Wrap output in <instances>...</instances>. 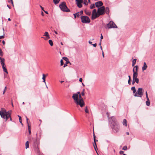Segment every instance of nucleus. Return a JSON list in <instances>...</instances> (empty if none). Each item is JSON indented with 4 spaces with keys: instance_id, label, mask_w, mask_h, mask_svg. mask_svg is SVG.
<instances>
[{
    "instance_id": "f257e3e1",
    "label": "nucleus",
    "mask_w": 155,
    "mask_h": 155,
    "mask_svg": "<svg viewBox=\"0 0 155 155\" xmlns=\"http://www.w3.org/2000/svg\"><path fill=\"white\" fill-rule=\"evenodd\" d=\"M107 114L109 122L110 123V126L114 132L115 133L118 132L120 130V126L115 117H109V116L108 115V113Z\"/></svg>"
},
{
    "instance_id": "f03ea898",
    "label": "nucleus",
    "mask_w": 155,
    "mask_h": 155,
    "mask_svg": "<svg viewBox=\"0 0 155 155\" xmlns=\"http://www.w3.org/2000/svg\"><path fill=\"white\" fill-rule=\"evenodd\" d=\"M105 7L104 6H101L97 9V12L96 9H94L92 12L91 19L94 20L98 18L100 15H104V14Z\"/></svg>"
},
{
    "instance_id": "7ed1b4c3",
    "label": "nucleus",
    "mask_w": 155,
    "mask_h": 155,
    "mask_svg": "<svg viewBox=\"0 0 155 155\" xmlns=\"http://www.w3.org/2000/svg\"><path fill=\"white\" fill-rule=\"evenodd\" d=\"M59 7L63 12H70V10L67 7L66 3L63 2L59 5Z\"/></svg>"
},
{
    "instance_id": "20e7f679",
    "label": "nucleus",
    "mask_w": 155,
    "mask_h": 155,
    "mask_svg": "<svg viewBox=\"0 0 155 155\" xmlns=\"http://www.w3.org/2000/svg\"><path fill=\"white\" fill-rule=\"evenodd\" d=\"M143 94V90L142 88H139L134 95L135 97H141Z\"/></svg>"
},
{
    "instance_id": "39448f33",
    "label": "nucleus",
    "mask_w": 155,
    "mask_h": 155,
    "mask_svg": "<svg viewBox=\"0 0 155 155\" xmlns=\"http://www.w3.org/2000/svg\"><path fill=\"white\" fill-rule=\"evenodd\" d=\"M81 22L83 23L87 24L90 22V19L87 16H81Z\"/></svg>"
},
{
    "instance_id": "423d86ee",
    "label": "nucleus",
    "mask_w": 155,
    "mask_h": 155,
    "mask_svg": "<svg viewBox=\"0 0 155 155\" xmlns=\"http://www.w3.org/2000/svg\"><path fill=\"white\" fill-rule=\"evenodd\" d=\"M107 26L108 28H117V27L114 23L113 21H110L107 25Z\"/></svg>"
},
{
    "instance_id": "0eeeda50",
    "label": "nucleus",
    "mask_w": 155,
    "mask_h": 155,
    "mask_svg": "<svg viewBox=\"0 0 155 155\" xmlns=\"http://www.w3.org/2000/svg\"><path fill=\"white\" fill-rule=\"evenodd\" d=\"M38 147L39 146L35 147L34 150L35 152L38 155H44L43 153L40 152L39 149Z\"/></svg>"
},
{
    "instance_id": "6e6552de",
    "label": "nucleus",
    "mask_w": 155,
    "mask_h": 155,
    "mask_svg": "<svg viewBox=\"0 0 155 155\" xmlns=\"http://www.w3.org/2000/svg\"><path fill=\"white\" fill-rule=\"evenodd\" d=\"M75 103L77 105H79L81 107H82L84 106L85 105V104L84 101V100H83V101H82L81 100H78V101H77Z\"/></svg>"
},
{
    "instance_id": "1a4fd4ad",
    "label": "nucleus",
    "mask_w": 155,
    "mask_h": 155,
    "mask_svg": "<svg viewBox=\"0 0 155 155\" xmlns=\"http://www.w3.org/2000/svg\"><path fill=\"white\" fill-rule=\"evenodd\" d=\"M75 1L77 6L79 8H81L82 7L81 4L83 3V0H75Z\"/></svg>"
},
{
    "instance_id": "9d476101",
    "label": "nucleus",
    "mask_w": 155,
    "mask_h": 155,
    "mask_svg": "<svg viewBox=\"0 0 155 155\" xmlns=\"http://www.w3.org/2000/svg\"><path fill=\"white\" fill-rule=\"evenodd\" d=\"M4 108H2V110H3V111H2L0 110V115L2 118L5 119V118L6 117V115L5 113L4 112Z\"/></svg>"
},
{
    "instance_id": "9b49d317",
    "label": "nucleus",
    "mask_w": 155,
    "mask_h": 155,
    "mask_svg": "<svg viewBox=\"0 0 155 155\" xmlns=\"http://www.w3.org/2000/svg\"><path fill=\"white\" fill-rule=\"evenodd\" d=\"M40 139V138L38 139V138H37L34 141V144L35 147L36 146H39V140Z\"/></svg>"
},
{
    "instance_id": "f8f14e48",
    "label": "nucleus",
    "mask_w": 155,
    "mask_h": 155,
    "mask_svg": "<svg viewBox=\"0 0 155 155\" xmlns=\"http://www.w3.org/2000/svg\"><path fill=\"white\" fill-rule=\"evenodd\" d=\"M72 98L74 101L75 103L78 101L79 96L76 94H74L72 96Z\"/></svg>"
},
{
    "instance_id": "ddd939ff",
    "label": "nucleus",
    "mask_w": 155,
    "mask_h": 155,
    "mask_svg": "<svg viewBox=\"0 0 155 155\" xmlns=\"http://www.w3.org/2000/svg\"><path fill=\"white\" fill-rule=\"evenodd\" d=\"M95 6L97 7H99L100 6H102L103 3L101 1H98L96 2L95 3Z\"/></svg>"
},
{
    "instance_id": "4468645a",
    "label": "nucleus",
    "mask_w": 155,
    "mask_h": 155,
    "mask_svg": "<svg viewBox=\"0 0 155 155\" xmlns=\"http://www.w3.org/2000/svg\"><path fill=\"white\" fill-rule=\"evenodd\" d=\"M147 67V66L145 62H144L143 63V66L142 68V70L143 71H144L146 70Z\"/></svg>"
},
{
    "instance_id": "2eb2a0df",
    "label": "nucleus",
    "mask_w": 155,
    "mask_h": 155,
    "mask_svg": "<svg viewBox=\"0 0 155 155\" xmlns=\"http://www.w3.org/2000/svg\"><path fill=\"white\" fill-rule=\"evenodd\" d=\"M94 144L93 143V145L94 146V148L95 149V150L97 151L96 148H97V145H96V141H97V140H96L95 138H94Z\"/></svg>"
},
{
    "instance_id": "dca6fc26",
    "label": "nucleus",
    "mask_w": 155,
    "mask_h": 155,
    "mask_svg": "<svg viewBox=\"0 0 155 155\" xmlns=\"http://www.w3.org/2000/svg\"><path fill=\"white\" fill-rule=\"evenodd\" d=\"M105 12L107 14L109 13V10L108 7H107L106 8H105L104 13Z\"/></svg>"
},
{
    "instance_id": "f3484780",
    "label": "nucleus",
    "mask_w": 155,
    "mask_h": 155,
    "mask_svg": "<svg viewBox=\"0 0 155 155\" xmlns=\"http://www.w3.org/2000/svg\"><path fill=\"white\" fill-rule=\"evenodd\" d=\"M44 36H46L48 39L49 38H50L48 32L47 31L45 32Z\"/></svg>"
},
{
    "instance_id": "a211bd4d",
    "label": "nucleus",
    "mask_w": 155,
    "mask_h": 155,
    "mask_svg": "<svg viewBox=\"0 0 155 155\" xmlns=\"http://www.w3.org/2000/svg\"><path fill=\"white\" fill-rule=\"evenodd\" d=\"M2 68L3 71L6 72L7 74L8 73V71L7 69L6 68L5 65H3V66H2Z\"/></svg>"
},
{
    "instance_id": "6ab92c4d",
    "label": "nucleus",
    "mask_w": 155,
    "mask_h": 155,
    "mask_svg": "<svg viewBox=\"0 0 155 155\" xmlns=\"http://www.w3.org/2000/svg\"><path fill=\"white\" fill-rule=\"evenodd\" d=\"M86 14L87 15L90 16L91 14V12L90 11H88L86 10L84 11Z\"/></svg>"
},
{
    "instance_id": "aec40b11",
    "label": "nucleus",
    "mask_w": 155,
    "mask_h": 155,
    "mask_svg": "<svg viewBox=\"0 0 155 155\" xmlns=\"http://www.w3.org/2000/svg\"><path fill=\"white\" fill-rule=\"evenodd\" d=\"M137 76L138 73L137 71H136L133 73V78H137Z\"/></svg>"
},
{
    "instance_id": "412c9836",
    "label": "nucleus",
    "mask_w": 155,
    "mask_h": 155,
    "mask_svg": "<svg viewBox=\"0 0 155 155\" xmlns=\"http://www.w3.org/2000/svg\"><path fill=\"white\" fill-rule=\"evenodd\" d=\"M123 125H124L126 126H127V121L126 119H124L123 120Z\"/></svg>"
},
{
    "instance_id": "4be33fe9",
    "label": "nucleus",
    "mask_w": 155,
    "mask_h": 155,
    "mask_svg": "<svg viewBox=\"0 0 155 155\" xmlns=\"http://www.w3.org/2000/svg\"><path fill=\"white\" fill-rule=\"evenodd\" d=\"M1 64L2 65V66H3V65H5V59L4 58H3L2 60H1Z\"/></svg>"
},
{
    "instance_id": "5701e85b",
    "label": "nucleus",
    "mask_w": 155,
    "mask_h": 155,
    "mask_svg": "<svg viewBox=\"0 0 155 155\" xmlns=\"http://www.w3.org/2000/svg\"><path fill=\"white\" fill-rule=\"evenodd\" d=\"M131 89L132 91H133V93H136V89L135 88V87H131Z\"/></svg>"
},
{
    "instance_id": "b1692460",
    "label": "nucleus",
    "mask_w": 155,
    "mask_h": 155,
    "mask_svg": "<svg viewBox=\"0 0 155 155\" xmlns=\"http://www.w3.org/2000/svg\"><path fill=\"white\" fill-rule=\"evenodd\" d=\"M133 79L134 80V81L137 83L138 84L139 83V80L138 78H133Z\"/></svg>"
},
{
    "instance_id": "393cba45",
    "label": "nucleus",
    "mask_w": 155,
    "mask_h": 155,
    "mask_svg": "<svg viewBox=\"0 0 155 155\" xmlns=\"http://www.w3.org/2000/svg\"><path fill=\"white\" fill-rule=\"evenodd\" d=\"M4 112L5 113L6 115H8L9 114L10 115V116L11 115V113L9 111H8V112H7L6 110L5 109H4Z\"/></svg>"
},
{
    "instance_id": "a878e982",
    "label": "nucleus",
    "mask_w": 155,
    "mask_h": 155,
    "mask_svg": "<svg viewBox=\"0 0 155 155\" xmlns=\"http://www.w3.org/2000/svg\"><path fill=\"white\" fill-rule=\"evenodd\" d=\"M45 74H43V77L42 78V79L43 80V82L45 83L46 84V82H45Z\"/></svg>"
},
{
    "instance_id": "bb28decb",
    "label": "nucleus",
    "mask_w": 155,
    "mask_h": 155,
    "mask_svg": "<svg viewBox=\"0 0 155 155\" xmlns=\"http://www.w3.org/2000/svg\"><path fill=\"white\" fill-rule=\"evenodd\" d=\"M136 59H134L132 61V66H134L136 63Z\"/></svg>"
},
{
    "instance_id": "cd10ccee",
    "label": "nucleus",
    "mask_w": 155,
    "mask_h": 155,
    "mask_svg": "<svg viewBox=\"0 0 155 155\" xmlns=\"http://www.w3.org/2000/svg\"><path fill=\"white\" fill-rule=\"evenodd\" d=\"M147 101L146 102V104L147 106H149L150 105V102L149 98L147 99Z\"/></svg>"
},
{
    "instance_id": "c85d7f7f",
    "label": "nucleus",
    "mask_w": 155,
    "mask_h": 155,
    "mask_svg": "<svg viewBox=\"0 0 155 155\" xmlns=\"http://www.w3.org/2000/svg\"><path fill=\"white\" fill-rule=\"evenodd\" d=\"M60 0H53L54 3L56 5L58 4Z\"/></svg>"
},
{
    "instance_id": "c756f323",
    "label": "nucleus",
    "mask_w": 155,
    "mask_h": 155,
    "mask_svg": "<svg viewBox=\"0 0 155 155\" xmlns=\"http://www.w3.org/2000/svg\"><path fill=\"white\" fill-rule=\"evenodd\" d=\"M25 148L26 149L29 147V142L28 141H27L25 143Z\"/></svg>"
},
{
    "instance_id": "7c9ffc66",
    "label": "nucleus",
    "mask_w": 155,
    "mask_h": 155,
    "mask_svg": "<svg viewBox=\"0 0 155 155\" xmlns=\"http://www.w3.org/2000/svg\"><path fill=\"white\" fill-rule=\"evenodd\" d=\"M18 116L19 117V122L22 125H23V124L22 123L21 117L20 116H19V115H18Z\"/></svg>"
},
{
    "instance_id": "2f4dec72",
    "label": "nucleus",
    "mask_w": 155,
    "mask_h": 155,
    "mask_svg": "<svg viewBox=\"0 0 155 155\" xmlns=\"http://www.w3.org/2000/svg\"><path fill=\"white\" fill-rule=\"evenodd\" d=\"M49 43L51 46L53 45V41L51 40H49L48 41Z\"/></svg>"
},
{
    "instance_id": "473e14b6",
    "label": "nucleus",
    "mask_w": 155,
    "mask_h": 155,
    "mask_svg": "<svg viewBox=\"0 0 155 155\" xmlns=\"http://www.w3.org/2000/svg\"><path fill=\"white\" fill-rule=\"evenodd\" d=\"M28 128L29 134H31V126L29 125H28Z\"/></svg>"
},
{
    "instance_id": "72a5a7b5",
    "label": "nucleus",
    "mask_w": 155,
    "mask_h": 155,
    "mask_svg": "<svg viewBox=\"0 0 155 155\" xmlns=\"http://www.w3.org/2000/svg\"><path fill=\"white\" fill-rule=\"evenodd\" d=\"M8 1L9 3H11L13 6H14L13 0H8Z\"/></svg>"
},
{
    "instance_id": "f704fd0d",
    "label": "nucleus",
    "mask_w": 155,
    "mask_h": 155,
    "mask_svg": "<svg viewBox=\"0 0 155 155\" xmlns=\"http://www.w3.org/2000/svg\"><path fill=\"white\" fill-rule=\"evenodd\" d=\"M95 5H94V4H92L90 6V8L91 9H93V8H95Z\"/></svg>"
},
{
    "instance_id": "c9c22d12",
    "label": "nucleus",
    "mask_w": 155,
    "mask_h": 155,
    "mask_svg": "<svg viewBox=\"0 0 155 155\" xmlns=\"http://www.w3.org/2000/svg\"><path fill=\"white\" fill-rule=\"evenodd\" d=\"M78 96H79V100H81L82 101H83V100H84L81 96V94H80V95H78Z\"/></svg>"
},
{
    "instance_id": "e433bc0d",
    "label": "nucleus",
    "mask_w": 155,
    "mask_h": 155,
    "mask_svg": "<svg viewBox=\"0 0 155 155\" xmlns=\"http://www.w3.org/2000/svg\"><path fill=\"white\" fill-rule=\"evenodd\" d=\"M5 118V121H7L9 117H10L11 116L9 114L8 115H6Z\"/></svg>"
},
{
    "instance_id": "4c0bfd02",
    "label": "nucleus",
    "mask_w": 155,
    "mask_h": 155,
    "mask_svg": "<svg viewBox=\"0 0 155 155\" xmlns=\"http://www.w3.org/2000/svg\"><path fill=\"white\" fill-rule=\"evenodd\" d=\"M84 4L85 5H88V2L87 0H84L83 1Z\"/></svg>"
},
{
    "instance_id": "58836bf2",
    "label": "nucleus",
    "mask_w": 155,
    "mask_h": 155,
    "mask_svg": "<svg viewBox=\"0 0 155 155\" xmlns=\"http://www.w3.org/2000/svg\"><path fill=\"white\" fill-rule=\"evenodd\" d=\"M3 55V53L2 50L0 48V55L1 56Z\"/></svg>"
},
{
    "instance_id": "ea45409f",
    "label": "nucleus",
    "mask_w": 155,
    "mask_h": 155,
    "mask_svg": "<svg viewBox=\"0 0 155 155\" xmlns=\"http://www.w3.org/2000/svg\"><path fill=\"white\" fill-rule=\"evenodd\" d=\"M85 112L87 113H89V111L88 110V109L87 108V107L86 106V108L85 110Z\"/></svg>"
},
{
    "instance_id": "a19ab883",
    "label": "nucleus",
    "mask_w": 155,
    "mask_h": 155,
    "mask_svg": "<svg viewBox=\"0 0 155 155\" xmlns=\"http://www.w3.org/2000/svg\"><path fill=\"white\" fill-rule=\"evenodd\" d=\"M127 149V146H124L123 147L122 149L124 150H126Z\"/></svg>"
},
{
    "instance_id": "79ce46f5",
    "label": "nucleus",
    "mask_w": 155,
    "mask_h": 155,
    "mask_svg": "<svg viewBox=\"0 0 155 155\" xmlns=\"http://www.w3.org/2000/svg\"><path fill=\"white\" fill-rule=\"evenodd\" d=\"M75 15H76L77 16V17H79L80 15H81L80 14V13H79L78 12H77L75 14Z\"/></svg>"
},
{
    "instance_id": "37998d69",
    "label": "nucleus",
    "mask_w": 155,
    "mask_h": 155,
    "mask_svg": "<svg viewBox=\"0 0 155 155\" xmlns=\"http://www.w3.org/2000/svg\"><path fill=\"white\" fill-rule=\"evenodd\" d=\"M60 62H61V65L62 66L64 64V62H63V61L62 59H61V60Z\"/></svg>"
},
{
    "instance_id": "c03bdc74",
    "label": "nucleus",
    "mask_w": 155,
    "mask_h": 155,
    "mask_svg": "<svg viewBox=\"0 0 155 155\" xmlns=\"http://www.w3.org/2000/svg\"><path fill=\"white\" fill-rule=\"evenodd\" d=\"M134 68H135V69H136V71L137 72V70H138V66L137 65H136V66H135V67Z\"/></svg>"
},
{
    "instance_id": "a18cd8bd",
    "label": "nucleus",
    "mask_w": 155,
    "mask_h": 155,
    "mask_svg": "<svg viewBox=\"0 0 155 155\" xmlns=\"http://www.w3.org/2000/svg\"><path fill=\"white\" fill-rule=\"evenodd\" d=\"M84 89H83V91L81 93V94L82 96H84Z\"/></svg>"
},
{
    "instance_id": "49530a36",
    "label": "nucleus",
    "mask_w": 155,
    "mask_h": 155,
    "mask_svg": "<svg viewBox=\"0 0 155 155\" xmlns=\"http://www.w3.org/2000/svg\"><path fill=\"white\" fill-rule=\"evenodd\" d=\"M26 118L27 124L28 125H28H29V124L28 122V119L26 117Z\"/></svg>"
},
{
    "instance_id": "de8ad7c7",
    "label": "nucleus",
    "mask_w": 155,
    "mask_h": 155,
    "mask_svg": "<svg viewBox=\"0 0 155 155\" xmlns=\"http://www.w3.org/2000/svg\"><path fill=\"white\" fill-rule=\"evenodd\" d=\"M64 60H65L66 61L68 60V59L67 57H64L63 58Z\"/></svg>"
},
{
    "instance_id": "09e8293b",
    "label": "nucleus",
    "mask_w": 155,
    "mask_h": 155,
    "mask_svg": "<svg viewBox=\"0 0 155 155\" xmlns=\"http://www.w3.org/2000/svg\"><path fill=\"white\" fill-rule=\"evenodd\" d=\"M146 96L147 98V99H148L149 98L148 96V94L147 91L146 92Z\"/></svg>"
},
{
    "instance_id": "8fccbe9b",
    "label": "nucleus",
    "mask_w": 155,
    "mask_h": 155,
    "mask_svg": "<svg viewBox=\"0 0 155 155\" xmlns=\"http://www.w3.org/2000/svg\"><path fill=\"white\" fill-rule=\"evenodd\" d=\"M5 37V35H3L0 36V39H1L2 38H4Z\"/></svg>"
},
{
    "instance_id": "3c124183",
    "label": "nucleus",
    "mask_w": 155,
    "mask_h": 155,
    "mask_svg": "<svg viewBox=\"0 0 155 155\" xmlns=\"http://www.w3.org/2000/svg\"><path fill=\"white\" fill-rule=\"evenodd\" d=\"M124 151L121 150L120 151L119 153L121 154H123H123H124Z\"/></svg>"
},
{
    "instance_id": "603ef678",
    "label": "nucleus",
    "mask_w": 155,
    "mask_h": 155,
    "mask_svg": "<svg viewBox=\"0 0 155 155\" xmlns=\"http://www.w3.org/2000/svg\"><path fill=\"white\" fill-rule=\"evenodd\" d=\"M131 80L129 79L128 81V83L129 85H130L131 84Z\"/></svg>"
},
{
    "instance_id": "864d4df0",
    "label": "nucleus",
    "mask_w": 155,
    "mask_h": 155,
    "mask_svg": "<svg viewBox=\"0 0 155 155\" xmlns=\"http://www.w3.org/2000/svg\"><path fill=\"white\" fill-rule=\"evenodd\" d=\"M83 81V79L82 78H80L79 79V81L80 82H82Z\"/></svg>"
},
{
    "instance_id": "5fc2aeb1",
    "label": "nucleus",
    "mask_w": 155,
    "mask_h": 155,
    "mask_svg": "<svg viewBox=\"0 0 155 155\" xmlns=\"http://www.w3.org/2000/svg\"><path fill=\"white\" fill-rule=\"evenodd\" d=\"M78 12L80 13V15H81V14H82L83 13V11H81L79 12Z\"/></svg>"
},
{
    "instance_id": "6e6d98bb",
    "label": "nucleus",
    "mask_w": 155,
    "mask_h": 155,
    "mask_svg": "<svg viewBox=\"0 0 155 155\" xmlns=\"http://www.w3.org/2000/svg\"><path fill=\"white\" fill-rule=\"evenodd\" d=\"M92 45L94 47H96V46H97V44H96V43H95L94 44H92Z\"/></svg>"
},
{
    "instance_id": "4d7b16f0",
    "label": "nucleus",
    "mask_w": 155,
    "mask_h": 155,
    "mask_svg": "<svg viewBox=\"0 0 155 155\" xmlns=\"http://www.w3.org/2000/svg\"><path fill=\"white\" fill-rule=\"evenodd\" d=\"M68 63H70V64H71V63L68 60V61H66V64H68Z\"/></svg>"
},
{
    "instance_id": "13d9d810",
    "label": "nucleus",
    "mask_w": 155,
    "mask_h": 155,
    "mask_svg": "<svg viewBox=\"0 0 155 155\" xmlns=\"http://www.w3.org/2000/svg\"><path fill=\"white\" fill-rule=\"evenodd\" d=\"M40 8H41V10H42L44 11V8L43 7H42L41 5H40Z\"/></svg>"
},
{
    "instance_id": "bf43d9fd",
    "label": "nucleus",
    "mask_w": 155,
    "mask_h": 155,
    "mask_svg": "<svg viewBox=\"0 0 155 155\" xmlns=\"http://www.w3.org/2000/svg\"><path fill=\"white\" fill-rule=\"evenodd\" d=\"M103 38V36L102 35V34H101V39H100V41H101L102 40V39Z\"/></svg>"
},
{
    "instance_id": "052dcab7",
    "label": "nucleus",
    "mask_w": 155,
    "mask_h": 155,
    "mask_svg": "<svg viewBox=\"0 0 155 155\" xmlns=\"http://www.w3.org/2000/svg\"><path fill=\"white\" fill-rule=\"evenodd\" d=\"M102 56H103V57L104 58V52H103V51H102Z\"/></svg>"
},
{
    "instance_id": "680f3d73",
    "label": "nucleus",
    "mask_w": 155,
    "mask_h": 155,
    "mask_svg": "<svg viewBox=\"0 0 155 155\" xmlns=\"http://www.w3.org/2000/svg\"><path fill=\"white\" fill-rule=\"evenodd\" d=\"M76 94H77V95H79L80 94V92H77L76 93H75Z\"/></svg>"
},
{
    "instance_id": "e2e57ef3",
    "label": "nucleus",
    "mask_w": 155,
    "mask_h": 155,
    "mask_svg": "<svg viewBox=\"0 0 155 155\" xmlns=\"http://www.w3.org/2000/svg\"><path fill=\"white\" fill-rule=\"evenodd\" d=\"M7 6L8 8H9L11 9V6H10L9 5H7Z\"/></svg>"
},
{
    "instance_id": "0e129e2a",
    "label": "nucleus",
    "mask_w": 155,
    "mask_h": 155,
    "mask_svg": "<svg viewBox=\"0 0 155 155\" xmlns=\"http://www.w3.org/2000/svg\"><path fill=\"white\" fill-rule=\"evenodd\" d=\"M136 82L133 79V81H132V84H134Z\"/></svg>"
},
{
    "instance_id": "69168bd1",
    "label": "nucleus",
    "mask_w": 155,
    "mask_h": 155,
    "mask_svg": "<svg viewBox=\"0 0 155 155\" xmlns=\"http://www.w3.org/2000/svg\"><path fill=\"white\" fill-rule=\"evenodd\" d=\"M89 43L91 44V45H92V42L90 41H89V42H88Z\"/></svg>"
},
{
    "instance_id": "338daca9",
    "label": "nucleus",
    "mask_w": 155,
    "mask_h": 155,
    "mask_svg": "<svg viewBox=\"0 0 155 155\" xmlns=\"http://www.w3.org/2000/svg\"><path fill=\"white\" fill-rule=\"evenodd\" d=\"M101 41H100V42L99 44V45L100 46H101Z\"/></svg>"
},
{
    "instance_id": "774afa93",
    "label": "nucleus",
    "mask_w": 155,
    "mask_h": 155,
    "mask_svg": "<svg viewBox=\"0 0 155 155\" xmlns=\"http://www.w3.org/2000/svg\"><path fill=\"white\" fill-rule=\"evenodd\" d=\"M74 18H76V17L77 16L76 15H75V14H74Z\"/></svg>"
}]
</instances>
